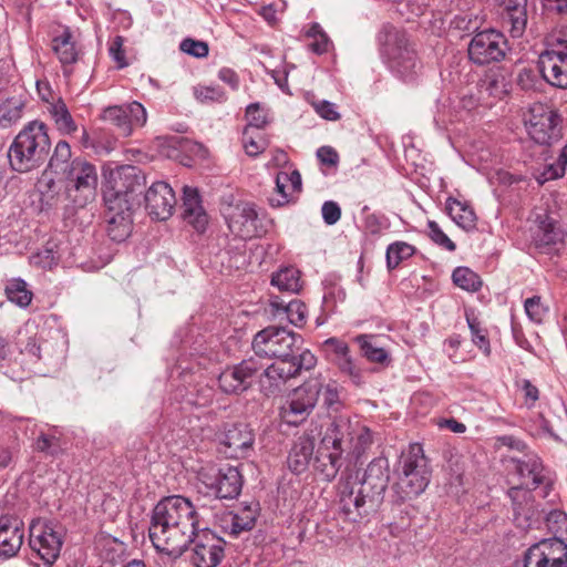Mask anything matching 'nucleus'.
Masks as SVG:
<instances>
[{
  "instance_id": "1",
  "label": "nucleus",
  "mask_w": 567,
  "mask_h": 567,
  "mask_svg": "<svg viewBox=\"0 0 567 567\" xmlns=\"http://www.w3.org/2000/svg\"><path fill=\"white\" fill-rule=\"evenodd\" d=\"M390 480L386 458H374L364 472L362 481L352 477L339 484V507L350 522H358L377 511Z\"/></svg>"
},
{
  "instance_id": "2",
  "label": "nucleus",
  "mask_w": 567,
  "mask_h": 567,
  "mask_svg": "<svg viewBox=\"0 0 567 567\" xmlns=\"http://www.w3.org/2000/svg\"><path fill=\"white\" fill-rule=\"evenodd\" d=\"M51 146L44 123L32 121L13 138L8 150L10 167L18 173L39 168L47 159Z\"/></svg>"
},
{
  "instance_id": "3",
  "label": "nucleus",
  "mask_w": 567,
  "mask_h": 567,
  "mask_svg": "<svg viewBox=\"0 0 567 567\" xmlns=\"http://www.w3.org/2000/svg\"><path fill=\"white\" fill-rule=\"evenodd\" d=\"M372 442V433L368 426L358 420L340 416L327 426L319 445L341 457L349 454L358 458Z\"/></svg>"
},
{
  "instance_id": "4",
  "label": "nucleus",
  "mask_w": 567,
  "mask_h": 567,
  "mask_svg": "<svg viewBox=\"0 0 567 567\" xmlns=\"http://www.w3.org/2000/svg\"><path fill=\"white\" fill-rule=\"evenodd\" d=\"M379 39L390 71L402 81H414L419 75L421 64L415 51L410 47L406 33L394 27H385Z\"/></svg>"
},
{
  "instance_id": "5",
  "label": "nucleus",
  "mask_w": 567,
  "mask_h": 567,
  "mask_svg": "<svg viewBox=\"0 0 567 567\" xmlns=\"http://www.w3.org/2000/svg\"><path fill=\"white\" fill-rule=\"evenodd\" d=\"M515 470L523 480V487H512L508 496L513 501L514 520L520 527H529V519L533 516L528 506L532 494L530 491L537 488L545 482L544 466L540 458L535 454H526L523 458L515 460Z\"/></svg>"
},
{
  "instance_id": "6",
  "label": "nucleus",
  "mask_w": 567,
  "mask_h": 567,
  "mask_svg": "<svg viewBox=\"0 0 567 567\" xmlns=\"http://www.w3.org/2000/svg\"><path fill=\"white\" fill-rule=\"evenodd\" d=\"M430 468L420 445H411L402 455L401 471L393 488L401 501L412 499L422 494L430 483Z\"/></svg>"
},
{
  "instance_id": "7",
  "label": "nucleus",
  "mask_w": 567,
  "mask_h": 567,
  "mask_svg": "<svg viewBox=\"0 0 567 567\" xmlns=\"http://www.w3.org/2000/svg\"><path fill=\"white\" fill-rule=\"evenodd\" d=\"M195 530V528L182 529V526L176 523L152 512L148 536L158 553L174 558L179 557L190 544Z\"/></svg>"
},
{
  "instance_id": "8",
  "label": "nucleus",
  "mask_w": 567,
  "mask_h": 567,
  "mask_svg": "<svg viewBox=\"0 0 567 567\" xmlns=\"http://www.w3.org/2000/svg\"><path fill=\"white\" fill-rule=\"evenodd\" d=\"M301 343V337L284 327L270 326L259 331L252 340L257 357L267 359H289Z\"/></svg>"
},
{
  "instance_id": "9",
  "label": "nucleus",
  "mask_w": 567,
  "mask_h": 567,
  "mask_svg": "<svg viewBox=\"0 0 567 567\" xmlns=\"http://www.w3.org/2000/svg\"><path fill=\"white\" fill-rule=\"evenodd\" d=\"M65 193L80 206L93 200L99 185L96 166L82 157L71 162V168L65 173Z\"/></svg>"
},
{
  "instance_id": "10",
  "label": "nucleus",
  "mask_w": 567,
  "mask_h": 567,
  "mask_svg": "<svg viewBox=\"0 0 567 567\" xmlns=\"http://www.w3.org/2000/svg\"><path fill=\"white\" fill-rule=\"evenodd\" d=\"M322 391V379L311 378L289 393L286 402L280 409L282 421L289 425H299L313 411L320 392Z\"/></svg>"
},
{
  "instance_id": "11",
  "label": "nucleus",
  "mask_w": 567,
  "mask_h": 567,
  "mask_svg": "<svg viewBox=\"0 0 567 567\" xmlns=\"http://www.w3.org/2000/svg\"><path fill=\"white\" fill-rule=\"evenodd\" d=\"M525 124L530 138L540 145H550L561 137L560 115L544 104L530 107Z\"/></svg>"
},
{
  "instance_id": "12",
  "label": "nucleus",
  "mask_w": 567,
  "mask_h": 567,
  "mask_svg": "<svg viewBox=\"0 0 567 567\" xmlns=\"http://www.w3.org/2000/svg\"><path fill=\"white\" fill-rule=\"evenodd\" d=\"M104 202L107 235L113 241L122 243L132 231L131 203L121 192H105Z\"/></svg>"
},
{
  "instance_id": "13",
  "label": "nucleus",
  "mask_w": 567,
  "mask_h": 567,
  "mask_svg": "<svg viewBox=\"0 0 567 567\" xmlns=\"http://www.w3.org/2000/svg\"><path fill=\"white\" fill-rule=\"evenodd\" d=\"M223 215L230 233L243 240L259 237L264 233L252 203L229 204L223 208Z\"/></svg>"
},
{
  "instance_id": "14",
  "label": "nucleus",
  "mask_w": 567,
  "mask_h": 567,
  "mask_svg": "<svg viewBox=\"0 0 567 567\" xmlns=\"http://www.w3.org/2000/svg\"><path fill=\"white\" fill-rule=\"evenodd\" d=\"M190 544L194 567H217L225 556V540L207 527L199 526Z\"/></svg>"
},
{
  "instance_id": "15",
  "label": "nucleus",
  "mask_w": 567,
  "mask_h": 567,
  "mask_svg": "<svg viewBox=\"0 0 567 567\" xmlns=\"http://www.w3.org/2000/svg\"><path fill=\"white\" fill-rule=\"evenodd\" d=\"M556 47L538 56V69L543 79L553 86L567 89V40L555 38Z\"/></svg>"
},
{
  "instance_id": "16",
  "label": "nucleus",
  "mask_w": 567,
  "mask_h": 567,
  "mask_svg": "<svg viewBox=\"0 0 567 567\" xmlns=\"http://www.w3.org/2000/svg\"><path fill=\"white\" fill-rule=\"evenodd\" d=\"M507 50L505 37L495 30L477 32L468 44V56L475 64L484 65L504 59Z\"/></svg>"
},
{
  "instance_id": "17",
  "label": "nucleus",
  "mask_w": 567,
  "mask_h": 567,
  "mask_svg": "<svg viewBox=\"0 0 567 567\" xmlns=\"http://www.w3.org/2000/svg\"><path fill=\"white\" fill-rule=\"evenodd\" d=\"M159 517L167 518L182 526V529L199 528L200 514L194 504L182 495H172L162 498L153 508Z\"/></svg>"
},
{
  "instance_id": "18",
  "label": "nucleus",
  "mask_w": 567,
  "mask_h": 567,
  "mask_svg": "<svg viewBox=\"0 0 567 567\" xmlns=\"http://www.w3.org/2000/svg\"><path fill=\"white\" fill-rule=\"evenodd\" d=\"M205 486L218 498L231 499L237 497L243 487V477L237 467L223 465L219 468H209L200 474Z\"/></svg>"
},
{
  "instance_id": "19",
  "label": "nucleus",
  "mask_w": 567,
  "mask_h": 567,
  "mask_svg": "<svg viewBox=\"0 0 567 567\" xmlns=\"http://www.w3.org/2000/svg\"><path fill=\"white\" fill-rule=\"evenodd\" d=\"M524 567H567V544L557 537L534 544L525 554Z\"/></svg>"
},
{
  "instance_id": "20",
  "label": "nucleus",
  "mask_w": 567,
  "mask_h": 567,
  "mask_svg": "<svg viewBox=\"0 0 567 567\" xmlns=\"http://www.w3.org/2000/svg\"><path fill=\"white\" fill-rule=\"evenodd\" d=\"M532 240L537 249L549 252L564 240V231L557 220L544 207H536L530 216Z\"/></svg>"
},
{
  "instance_id": "21",
  "label": "nucleus",
  "mask_w": 567,
  "mask_h": 567,
  "mask_svg": "<svg viewBox=\"0 0 567 567\" xmlns=\"http://www.w3.org/2000/svg\"><path fill=\"white\" fill-rule=\"evenodd\" d=\"M102 117L114 125L122 136L128 137L135 128L143 127L146 124L147 112L143 104L133 101L106 107Z\"/></svg>"
},
{
  "instance_id": "22",
  "label": "nucleus",
  "mask_w": 567,
  "mask_h": 567,
  "mask_svg": "<svg viewBox=\"0 0 567 567\" xmlns=\"http://www.w3.org/2000/svg\"><path fill=\"white\" fill-rule=\"evenodd\" d=\"M261 367L254 358L227 367L218 377L220 390L227 394H239L249 389Z\"/></svg>"
},
{
  "instance_id": "23",
  "label": "nucleus",
  "mask_w": 567,
  "mask_h": 567,
  "mask_svg": "<svg viewBox=\"0 0 567 567\" xmlns=\"http://www.w3.org/2000/svg\"><path fill=\"white\" fill-rule=\"evenodd\" d=\"M24 540V524L12 515L0 516V559L13 558L20 551Z\"/></svg>"
},
{
  "instance_id": "24",
  "label": "nucleus",
  "mask_w": 567,
  "mask_h": 567,
  "mask_svg": "<svg viewBox=\"0 0 567 567\" xmlns=\"http://www.w3.org/2000/svg\"><path fill=\"white\" fill-rule=\"evenodd\" d=\"M146 209L157 220L168 219L176 205L173 188L165 182H155L145 194Z\"/></svg>"
},
{
  "instance_id": "25",
  "label": "nucleus",
  "mask_w": 567,
  "mask_h": 567,
  "mask_svg": "<svg viewBox=\"0 0 567 567\" xmlns=\"http://www.w3.org/2000/svg\"><path fill=\"white\" fill-rule=\"evenodd\" d=\"M29 545L47 565H52L59 557L62 547V536L50 525H44L38 534L31 526Z\"/></svg>"
},
{
  "instance_id": "26",
  "label": "nucleus",
  "mask_w": 567,
  "mask_h": 567,
  "mask_svg": "<svg viewBox=\"0 0 567 567\" xmlns=\"http://www.w3.org/2000/svg\"><path fill=\"white\" fill-rule=\"evenodd\" d=\"M219 442L229 457H245L252 451L255 436L247 424H234L219 435Z\"/></svg>"
},
{
  "instance_id": "27",
  "label": "nucleus",
  "mask_w": 567,
  "mask_h": 567,
  "mask_svg": "<svg viewBox=\"0 0 567 567\" xmlns=\"http://www.w3.org/2000/svg\"><path fill=\"white\" fill-rule=\"evenodd\" d=\"M503 27L512 38H520L527 27V0H498Z\"/></svg>"
},
{
  "instance_id": "28",
  "label": "nucleus",
  "mask_w": 567,
  "mask_h": 567,
  "mask_svg": "<svg viewBox=\"0 0 567 567\" xmlns=\"http://www.w3.org/2000/svg\"><path fill=\"white\" fill-rule=\"evenodd\" d=\"M296 377L295 364L289 359L277 360L265 369L260 375L261 391L270 396L281 391L286 382Z\"/></svg>"
},
{
  "instance_id": "29",
  "label": "nucleus",
  "mask_w": 567,
  "mask_h": 567,
  "mask_svg": "<svg viewBox=\"0 0 567 567\" xmlns=\"http://www.w3.org/2000/svg\"><path fill=\"white\" fill-rule=\"evenodd\" d=\"M302 182L298 171L291 173L279 172L276 176V187L274 194L269 197L271 207H282L297 199L301 193Z\"/></svg>"
},
{
  "instance_id": "30",
  "label": "nucleus",
  "mask_w": 567,
  "mask_h": 567,
  "mask_svg": "<svg viewBox=\"0 0 567 567\" xmlns=\"http://www.w3.org/2000/svg\"><path fill=\"white\" fill-rule=\"evenodd\" d=\"M183 219L198 233H203L208 224V216L202 205L197 188H183Z\"/></svg>"
},
{
  "instance_id": "31",
  "label": "nucleus",
  "mask_w": 567,
  "mask_h": 567,
  "mask_svg": "<svg viewBox=\"0 0 567 567\" xmlns=\"http://www.w3.org/2000/svg\"><path fill=\"white\" fill-rule=\"evenodd\" d=\"M315 445V437L309 433H305L296 440L287 460L288 467L292 473L298 475L307 471Z\"/></svg>"
},
{
  "instance_id": "32",
  "label": "nucleus",
  "mask_w": 567,
  "mask_h": 567,
  "mask_svg": "<svg viewBox=\"0 0 567 567\" xmlns=\"http://www.w3.org/2000/svg\"><path fill=\"white\" fill-rule=\"evenodd\" d=\"M256 509L250 506L239 508L237 512H229L223 518V528L231 535L250 530L255 526Z\"/></svg>"
},
{
  "instance_id": "33",
  "label": "nucleus",
  "mask_w": 567,
  "mask_h": 567,
  "mask_svg": "<svg viewBox=\"0 0 567 567\" xmlns=\"http://www.w3.org/2000/svg\"><path fill=\"white\" fill-rule=\"evenodd\" d=\"M47 110L53 120L58 131L63 135H71L76 132L78 126L64 101L59 96L53 99Z\"/></svg>"
},
{
  "instance_id": "34",
  "label": "nucleus",
  "mask_w": 567,
  "mask_h": 567,
  "mask_svg": "<svg viewBox=\"0 0 567 567\" xmlns=\"http://www.w3.org/2000/svg\"><path fill=\"white\" fill-rule=\"evenodd\" d=\"M52 49L59 61L64 65L75 63L79 58V51L69 28H65L61 34L53 38Z\"/></svg>"
},
{
  "instance_id": "35",
  "label": "nucleus",
  "mask_w": 567,
  "mask_h": 567,
  "mask_svg": "<svg viewBox=\"0 0 567 567\" xmlns=\"http://www.w3.org/2000/svg\"><path fill=\"white\" fill-rule=\"evenodd\" d=\"M342 466V457L339 455H336V453L323 450L319 445L317 455L313 461V468L322 475L323 480L330 482L332 481L339 470Z\"/></svg>"
},
{
  "instance_id": "36",
  "label": "nucleus",
  "mask_w": 567,
  "mask_h": 567,
  "mask_svg": "<svg viewBox=\"0 0 567 567\" xmlns=\"http://www.w3.org/2000/svg\"><path fill=\"white\" fill-rule=\"evenodd\" d=\"M270 306L275 310V315L279 312L285 313L291 324L302 327L306 323L307 307L301 300L295 299L286 303L276 297L271 299Z\"/></svg>"
},
{
  "instance_id": "37",
  "label": "nucleus",
  "mask_w": 567,
  "mask_h": 567,
  "mask_svg": "<svg viewBox=\"0 0 567 567\" xmlns=\"http://www.w3.org/2000/svg\"><path fill=\"white\" fill-rule=\"evenodd\" d=\"M446 210L452 220L462 229L471 230L475 228L476 215L466 203L449 198L446 202Z\"/></svg>"
},
{
  "instance_id": "38",
  "label": "nucleus",
  "mask_w": 567,
  "mask_h": 567,
  "mask_svg": "<svg viewBox=\"0 0 567 567\" xmlns=\"http://www.w3.org/2000/svg\"><path fill=\"white\" fill-rule=\"evenodd\" d=\"M121 187L115 192H121L126 199L136 193L142 192L145 186V176L135 166H124L118 171Z\"/></svg>"
},
{
  "instance_id": "39",
  "label": "nucleus",
  "mask_w": 567,
  "mask_h": 567,
  "mask_svg": "<svg viewBox=\"0 0 567 567\" xmlns=\"http://www.w3.org/2000/svg\"><path fill=\"white\" fill-rule=\"evenodd\" d=\"M271 285L280 291L298 293L301 289L300 271L295 267H284L272 274Z\"/></svg>"
},
{
  "instance_id": "40",
  "label": "nucleus",
  "mask_w": 567,
  "mask_h": 567,
  "mask_svg": "<svg viewBox=\"0 0 567 567\" xmlns=\"http://www.w3.org/2000/svg\"><path fill=\"white\" fill-rule=\"evenodd\" d=\"M72 151L66 141H59L48 163V169L53 174H62L71 168Z\"/></svg>"
},
{
  "instance_id": "41",
  "label": "nucleus",
  "mask_w": 567,
  "mask_h": 567,
  "mask_svg": "<svg viewBox=\"0 0 567 567\" xmlns=\"http://www.w3.org/2000/svg\"><path fill=\"white\" fill-rule=\"evenodd\" d=\"M215 391L208 384L197 383L186 389L182 394V403L187 406L203 408L209 405L214 400Z\"/></svg>"
},
{
  "instance_id": "42",
  "label": "nucleus",
  "mask_w": 567,
  "mask_h": 567,
  "mask_svg": "<svg viewBox=\"0 0 567 567\" xmlns=\"http://www.w3.org/2000/svg\"><path fill=\"white\" fill-rule=\"evenodd\" d=\"M323 284L322 307L324 311L332 313L336 311L337 305L346 300L347 293L344 288L333 277L326 278Z\"/></svg>"
},
{
  "instance_id": "43",
  "label": "nucleus",
  "mask_w": 567,
  "mask_h": 567,
  "mask_svg": "<svg viewBox=\"0 0 567 567\" xmlns=\"http://www.w3.org/2000/svg\"><path fill=\"white\" fill-rule=\"evenodd\" d=\"M415 254V247L405 241L390 244L385 251L386 268L393 270Z\"/></svg>"
},
{
  "instance_id": "44",
  "label": "nucleus",
  "mask_w": 567,
  "mask_h": 567,
  "mask_svg": "<svg viewBox=\"0 0 567 567\" xmlns=\"http://www.w3.org/2000/svg\"><path fill=\"white\" fill-rule=\"evenodd\" d=\"M8 299L21 308H25L32 300V292L28 289L27 282L21 278L10 279L6 285Z\"/></svg>"
},
{
  "instance_id": "45",
  "label": "nucleus",
  "mask_w": 567,
  "mask_h": 567,
  "mask_svg": "<svg viewBox=\"0 0 567 567\" xmlns=\"http://www.w3.org/2000/svg\"><path fill=\"white\" fill-rule=\"evenodd\" d=\"M452 279L455 286L466 291L475 292L482 287L480 276L467 267H457L454 269Z\"/></svg>"
},
{
  "instance_id": "46",
  "label": "nucleus",
  "mask_w": 567,
  "mask_h": 567,
  "mask_svg": "<svg viewBox=\"0 0 567 567\" xmlns=\"http://www.w3.org/2000/svg\"><path fill=\"white\" fill-rule=\"evenodd\" d=\"M357 342L360 344L362 354L371 362L375 363H385L389 361L388 351L377 346L370 337L368 336H359L357 337Z\"/></svg>"
},
{
  "instance_id": "47",
  "label": "nucleus",
  "mask_w": 567,
  "mask_h": 567,
  "mask_svg": "<svg viewBox=\"0 0 567 567\" xmlns=\"http://www.w3.org/2000/svg\"><path fill=\"white\" fill-rule=\"evenodd\" d=\"M480 92L487 96L502 99L507 93L505 78L499 74L486 75L480 84Z\"/></svg>"
},
{
  "instance_id": "48",
  "label": "nucleus",
  "mask_w": 567,
  "mask_h": 567,
  "mask_svg": "<svg viewBox=\"0 0 567 567\" xmlns=\"http://www.w3.org/2000/svg\"><path fill=\"white\" fill-rule=\"evenodd\" d=\"M241 143L246 154L249 156L259 155L268 145L267 140L262 136L260 131H254L250 128L244 130Z\"/></svg>"
},
{
  "instance_id": "49",
  "label": "nucleus",
  "mask_w": 567,
  "mask_h": 567,
  "mask_svg": "<svg viewBox=\"0 0 567 567\" xmlns=\"http://www.w3.org/2000/svg\"><path fill=\"white\" fill-rule=\"evenodd\" d=\"M567 166V145H565L555 163L548 164L542 174L537 177L539 184L557 179L564 176Z\"/></svg>"
},
{
  "instance_id": "50",
  "label": "nucleus",
  "mask_w": 567,
  "mask_h": 567,
  "mask_svg": "<svg viewBox=\"0 0 567 567\" xmlns=\"http://www.w3.org/2000/svg\"><path fill=\"white\" fill-rule=\"evenodd\" d=\"M193 93L195 99L200 103H223L227 100L226 92L217 84L196 85L193 89Z\"/></svg>"
},
{
  "instance_id": "51",
  "label": "nucleus",
  "mask_w": 567,
  "mask_h": 567,
  "mask_svg": "<svg viewBox=\"0 0 567 567\" xmlns=\"http://www.w3.org/2000/svg\"><path fill=\"white\" fill-rule=\"evenodd\" d=\"M308 38L312 39L309 49L316 54L327 53L331 47V41L319 23H312L306 32Z\"/></svg>"
},
{
  "instance_id": "52",
  "label": "nucleus",
  "mask_w": 567,
  "mask_h": 567,
  "mask_svg": "<svg viewBox=\"0 0 567 567\" xmlns=\"http://www.w3.org/2000/svg\"><path fill=\"white\" fill-rule=\"evenodd\" d=\"M24 104L19 99H9L0 106V124L2 126L11 125L22 116Z\"/></svg>"
},
{
  "instance_id": "53",
  "label": "nucleus",
  "mask_w": 567,
  "mask_h": 567,
  "mask_svg": "<svg viewBox=\"0 0 567 567\" xmlns=\"http://www.w3.org/2000/svg\"><path fill=\"white\" fill-rule=\"evenodd\" d=\"M246 118L248 124L245 128L254 131H260L269 122L268 112L260 105V103H251L246 107Z\"/></svg>"
},
{
  "instance_id": "54",
  "label": "nucleus",
  "mask_w": 567,
  "mask_h": 567,
  "mask_svg": "<svg viewBox=\"0 0 567 567\" xmlns=\"http://www.w3.org/2000/svg\"><path fill=\"white\" fill-rule=\"evenodd\" d=\"M331 360L338 367L340 372L348 375L354 384L359 385L363 382L362 371L355 364L354 360L350 355V352L339 359Z\"/></svg>"
},
{
  "instance_id": "55",
  "label": "nucleus",
  "mask_w": 567,
  "mask_h": 567,
  "mask_svg": "<svg viewBox=\"0 0 567 567\" xmlns=\"http://www.w3.org/2000/svg\"><path fill=\"white\" fill-rule=\"evenodd\" d=\"M59 256L55 245L48 243L45 247L31 256V264L42 269H51L58 264Z\"/></svg>"
},
{
  "instance_id": "56",
  "label": "nucleus",
  "mask_w": 567,
  "mask_h": 567,
  "mask_svg": "<svg viewBox=\"0 0 567 567\" xmlns=\"http://www.w3.org/2000/svg\"><path fill=\"white\" fill-rule=\"evenodd\" d=\"M322 396V404L326 409L332 411H339L342 402L340 400V393L338 385L334 381H330L324 383L322 381V391L320 392Z\"/></svg>"
},
{
  "instance_id": "57",
  "label": "nucleus",
  "mask_w": 567,
  "mask_h": 567,
  "mask_svg": "<svg viewBox=\"0 0 567 567\" xmlns=\"http://www.w3.org/2000/svg\"><path fill=\"white\" fill-rule=\"evenodd\" d=\"M468 328L471 330L472 342L486 355L491 354V346L488 338L476 318H466Z\"/></svg>"
},
{
  "instance_id": "58",
  "label": "nucleus",
  "mask_w": 567,
  "mask_h": 567,
  "mask_svg": "<svg viewBox=\"0 0 567 567\" xmlns=\"http://www.w3.org/2000/svg\"><path fill=\"white\" fill-rule=\"evenodd\" d=\"M164 141L167 144V146L172 148V152L166 153L168 157H177V155L175 154V152L177 151H189L194 153L204 152L203 146L200 144L181 136H169L166 137Z\"/></svg>"
},
{
  "instance_id": "59",
  "label": "nucleus",
  "mask_w": 567,
  "mask_h": 567,
  "mask_svg": "<svg viewBox=\"0 0 567 567\" xmlns=\"http://www.w3.org/2000/svg\"><path fill=\"white\" fill-rule=\"evenodd\" d=\"M43 343H40L37 338H29L25 344L21 348L20 354L27 364H35L44 357L42 355Z\"/></svg>"
},
{
  "instance_id": "60",
  "label": "nucleus",
  "mask_w": 567,
  "mask_h": 567,
  "mask_svg": "<svg viewBox=\"0 0 567 567\" xmlns=\"http://www.w3.org/2000/svg\"><path fill=\"white\" fill-rule=\"evenodd\" d=\"M524 308L529 320L535 323H542L547 315V308L543 305L539 296L526 299Z\"/></svg>"
},
{
  "instance_id": "61",
  "label": "nucleus",
  "mask_w": 567,
  "mask_h": 567,
  "mask_svg": "<svg viewBox=\"0 0 567 567\" xmlns=\"http://www.w3.org/2000/svg\"><path fill=\"white\" fill-rule=\"evenodd\" d=\"M38 451L49 455H58L62 451L60 437L55 434L41 433L35 441Z\"/></svg>"
},
{
  "instance_id": "62",
  "label": "nucleus",
  "mask_w": 567,
  "mask_h": 567,
  "mask_svg": "<svg viewBox=\"0 0 567 567\" xmlns=\"http://www.w3.org/2000/svg\"><path fill=\"white\" fill-rule=\"evenodd\" d=\"M181 51L195 58H205L208 55L209 49L206 42L194 40L190 38L184 39L179 44Z\"/></svg>"
},
{
  "instance_id": "63",
  "label": "nucleus",
  "mask_w": 567,
  "mask_h": 567,
  "mask_svg": "<svg viewBox=\"0 0 567 567\" xmlns=\"http://www.w3.org/2000/svg\"><path fill=\"white\" fill-rule=\"evenodd\" d=\"M427 227H429V236L435 244L445 248L449 251L455 250V248H456L455 244L449 238L447 235H445V233L440 228L437 223L429 221Z\"/></svg>"
},
{
  "instance_id": "64",
  "label": "nucleus",
  "mask_w": 567,
  "mask_h": 567,
  "mask_svg": "<svg viewBox=\"0 0 567 567\" xmlns=\"http://www.w3.org/2000/svg\"><path fill=\"white\" fill-rule=\"evenodd\" d=\"M516 386L523 392L527 408H533L539 399L538 389L528 379L516 380Z\"/></svg>"
}]
</instances>
